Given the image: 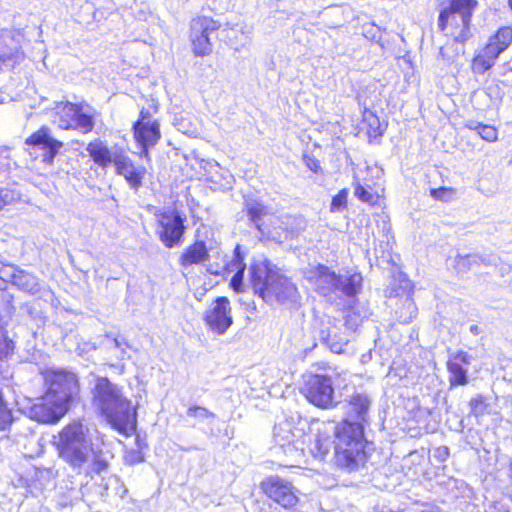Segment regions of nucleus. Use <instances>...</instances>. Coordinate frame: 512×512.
Returning a JSON list of instances; mask_svg holds the SVG:
<instances>
[{"mask_svg":"<svg viewBox=\"0 0 512 512\" xmlns=\"http://www.w3.org/2000/svg\"><path fill=\"white\" fill-rule=\"evenodd\" d=\"M371 405V398L363 392H355L348 397L345 413L350 423L362 424L366 420Z\"/></svg>","mask_w":512,"mask_h":512,"instance_id":"20","label":"nucleus"},{"mask_svg":"<svg viewBox=\"0 0 512 512\" xmlns=\"http://www.w3.org/2000/svg\"><path fill=\"white\" fill-rule=\"evenodd\" d=\"M483 261V258L477 254L457 255L454 259V268L458 274L463 275Z\"/></svg>","mask_w":512,"mask_h":512,"instance_id":"30","label":"nucleus"},{"mask_svg":"<svg viewBox=\"0 0 512 512\" xmlns=\"http://www.w3.org/2000/svg\"><path fill=\"white\" fill-rule=\"evenodd\" d=\"M210 250H212L211 246L207 247L204 241L196 240L182 251L179 264L184 268L204 264L210 260Z\"/></svg>","mask_w":512,"mask_h":512,"instance_id":"21","label":"nucleus"},{"mask_svg":"<svg viewBox=\"0 0 512 512\" xmlns=\"http://www.w3.org/2000/svg\"><path fill=\"white\" fill-rule=\"evenodd\" d=\"M134 138L140 146H155L161 138L158 122H135L133 125Z\"/></svg>","mask_w":512,"mask_h":512,"instance_id":"22","label":"nucleus"},{"mask_svg":"<svg viewBox=\"0 0 512 512\" xmlns=\"http://www.w3.org/2000/svg\"><path fill=\"white\" fill-rule=\"evenodd\" d=\"M304 275L323 296L336 292L349 297L354 296L359 292L362 283V276L358 273L350 276L337 275L321 264L310 266L305 270Z\"/></svg>","mask_w":512,"mask_h":512,"instance_id":"5","label":"nucleus"},{"mask_svg":"<svg viewBox=\"0 0 512 512\" xmlns=\"http://www.w3.org/2000/svg\"><path fill=\"white\" fill-rule=\"evenodd\" d=\"M347 197H348V191L346 189H342L338 192L337 195H335L332 199L331 205H330V211L331 212H340L347 206Z\"/></svg>","mask_w":512,"mask_h":512,"instance_id":"37","label":"nucleus"},{"mask_svg":"<svg viewBox=\"0 0 512 512\" xmlns=\"http://www.w3.org/2000/svg\"><path fill=\"white\" fill-rule=\"evenodd\" d=\"M456 190L451 187H440V188H432L430 190V195L436 199L443 202H450L455 198Z\"/></svg>","mask_w":512,"mask_h":512,"instance_id":"34","label":"nucleus"},{"mask_svg":"<svg viewBox=\"0 0 512 512\" xmlns=\"http://www.w3.org/2000/svg\"><path fill=\"white\" fill-rule=\"evenodd\" d=\"M355 195L363 202H372L373 201V195L362 185L358 184L355 187Z\"/></svg>","mask_w":512,"mask_h":512,"instance_id":"44","label":"nucleus"},{"mask_svg":"<svg viewBox=\"0 0 512 512\" xmlns=\"http://www.w3.org/2000/svg\"><path fill=\"white\" fill-rule=\"evenodd\" d=\"M273 437L276 445L295 463L301 461L306 450L309 452L314 440V436L306 434L303 428L295 427L288 420L275 425Z\"/></svg>","mask_w":512,"mask_h":512,"instance_id":"7","label":"nucleus"},{"mask_svg":"<svg viewBox=\"0 0 512 512\" xmlns=\"http://www.w3.org/2000/svg\"><path fill=\"white\" fill-rule=\"evenodd\" d=\"M14 167H16V162L11 159L10 150L8 148H0V174H4L3 176L6 177V173Z\"/></svg>","mask_w":512,"mask_h":512,"instance_id":"36","label":"nucleus"},{"mask_svg":"<svg viewBox=\"0 0 512 512\" xmlns=\"http://www.w3.org/2000/svg\"><path fill=\"white\" fill-rule=\"evenodd\" d=\"M55 446L59 456L74 469H82L90 457L87 474H101L109 468V453L92 443L90 430L82 422L74 421L66 425L55 437Z\"/></svg>","mask_w":512,"mask_h":512,"instance_id":"3","label":"nucleus"},{"mask_svg":"<svg viewBox=\"0 0 512 512\" xmlns=\"http://www.w3.org/2000/svg\"><path fill=\"white\" fill-rule=\"evenodd\" d=\"M204 321L208 328L219 335L224 334L232 325L230 301L226 297H218L206 310Z\"/></svg>","mask_w":512,"mask_h":512,"instance_id":"15","label":"nucleus"},{"mask_svg":"<svg viewBox=\"0 0 512 512\" xmlns=\"http://www.w3.org/2000/svg\"><path fill=\"white\" fill-rule=\"evenodd\" d=\"M111 345L109 346V348H117L119 349V353L117 354V357L120 358V359H124L125 358V355H126V350L124 348V346L128 347V343L122 339V340H119L117 338H113L111 339Z\"/></svg>","mask_w":512,"mask_h":512,"instance_id":"42","label":"nucleus"},{"mask_svg":"<svg viewBox=\"0 0 512 512\" xmlns=\"http://www.w3.org/2000/svg\"><path fill=\"white\" fill-rule=\"evenodd\" d=\"M302 229V227L300 228H297V229H294V228H291V229H286V232H285V236L284 238L285 239H288V238H293L295 237L296 235H298V233L300 232V230Z\"/></svg>","mask_w":512,"mask_h":512,"instance_id":"48","label":"nucleus"},{"mask_svg":"<svg viewBox=\"0 0 512 512\" xmlns=\"http://www.w3.org/2000/svg\"><path fill=\"white\" fill-rule=\"evenodd\" d=\"M301 393L318 408L329 409L335 405L332 379L327 375L306 374Z\"/></svg>","mask_w":512,"mask_h":512,"instance_id":"11","label":"nucleus"},{"mask_svg":"<svg viewBox=\"0 0 512 512\" xmlns=\"http://www.w3.org/2000/svg\"><path fill=\"white\" fill-rule=\"evenodd\" d=\"M509 6L512 9V0H509Z\"/></svg>","mask_w":512,"mask_h":512,"instance_id":"55","label":"nucleus"},{"mask_svg":"<svg viewBox=\"0 0 512 512\" xmlns=\"http://www.w3.org/2000/svg\"><path fill=\"white\" fill-rule=\"evenodd\" d=\"M221 28V24L208 16H197L190 23V40L196 56H206L212 52L210 36Z\"/></svg>","mask_w":512,"mask_h":512,"instance_id":"13","label":"nucleus"},{"mask_svg":"<svg viewBox=\"0 0 512 512\" xmlns=\"http://www.w3.org/2000/svg\"><path fill=\"white\" fill-rule=\"evenodd\" d=\"M335 332V327H333V329H331L330 327L326 329H321L320 339L329 346L332 352L341 353L343 352L344 349V342H336L334 338H332Z\"/></svg>","mask_w":512,"mask_h":512,"instance_id":"33","label":"nucleus"},{"mask_svg":"<svg viewBox=\"0 0 512 512\" xmlns=\"http://www.w3.org/2000/svg\"><path fill=\"white\" fill-rule=\"evenodd\" d=\"M262 297L267 301L275 297L280 303H292L297 301L298 290L295 284L287 277L279 273H272L265 294Z\"/></svg>","mask_w":512,"mask_h":512,"instance_id":"18","label":"nucleus"},{"mask_svg":"<svg viewBox=\"0 0 512 512\" xmlns=\"http://www.w3.org/2000/svg\"><path fill=\"white\" fill-rule=\"evenodd\" d=\"M469 406L471 409V413L476 417L482 416L485 413H487L488 405L486 403V398L482 395H477L473 397L469 402Z\"/></svg>","mask_w":512,"mask_h":512,"instance_id":"35","label":"nucleus"},{"mask_svg":"<svg viewBox=\"0 0 512 512\" xmlns=\"http://www.w3.org/2000/svg\"><path fill=\"white\" fill-rule=\"evenodd\" d=\"M187 416L192 418H198L200 420H205L208 418H214L215 414L208 409L201 406H192L187 410Z\"/></svg>","mask_w":512,"mask_h":512,"instance_id":"38","label":"nucleus"},{"mask_svg":"<svg viewBox=\"0 0 512 512\" xmlns=\"http://www.w3.org/2000/svg\"><path fill=\"white\" fill-rule=\"evenodd\" d=\"M470 364L469 356L465 352L457 353L453 359L448 361L447 367L450 373V384L454 385H466L467 379V366Z\"/></svg>","mask_w":512,"mask_h":512,"instance_id":"23","label":"nucleus"},{"mask_svg":"<svg viewBox=\"0 0 512 512\" xmlns=\"http://www.w3.org/2000/svg\"><path fill=\"white\" fill-rule=\"evenodd\" d=\"M14 269H17L16 267L12 265H6L0 268V278L8 281L11 280V274L14 273Z\"/></svg>","mask_w":512,"mask_h":512,"instance_id":"45","label":"nucleus"},{"mask_svg":"<svg viewBox=\"0 0 512 512\" xmlns=\"http://www.w3.org/2000/svg\"><path fill=\"white\" fill-rule=\"evenodd\" d=\"M150 147H151V146H141V148H142V151H141V153H140L141 157H144V158H146L147 160H149V159H150V158H149V148H150Z\"/></svg>","mask_w":512,"mask_h":512,"instance_id":"49","label":"nucleus"},{"mask_svg":"<svg viewBox=\"0 0 512 512\" xmlns=\"http://www.w3.org/2000/svg\"><path fill=\"white\" fill-rule=\"evenodd\" d=\"M470 332H471V333H473V334H475V335H477V334L479 333V328H478V326H477V325H472V326L470 327Z\"/></svg>","mask_w":512,"mask_h":512,"instance_id":"52","label":"nucleus"},{"mask_svg":"<svg viewBox=\"0 0 512 512\" xmlns=\"http://www.w3.org/2000/svg\"><path fill=\"white\" fill-rule=\"evenodd\" d=\"M54 400L49 401L47 393H45L41 399H38V402L26 408L25 414L40 423H56L67 413L68 409Z\"/></svg>","mask_w":512,"mask_h":512,"instance_id":"16","label":"nucleus"},{"mask_svg":"<svg viewBox=\"0 0 512 512\" xmlns=\"http://www.w3.org/2000/svg\"><path fill=\"white\" fill-rule=\"evenodd\" d=\"M332 338H334V340H335L336 342H344V346L348 343V340H346V339H344V338H342V337H338V336H337V334H336V332L333 334V337H332Z\"/></svg>","mask_w":512,"mask_h":512,"instance_id":"50","label":"nucleus"},{"mask_svg":"<svg viewBox=\"0 0 512 512\" xmlns=\"http://www.w3.org/2000/svg\"><path fill=\"white\" fill-rule=\"evenodd\" d=\"M373 123L379 124V120H378V118L374 117V118H373Z\"/></svg>","mask_w":512,"mask_h":512,"instance_id":"54","label":"nucleus"},{"mask_svg":"<svg viewBox=\"0 0 512 512\" xmlns=\"http://www.w3.org/2000/svg\"><path fill=\"white\" fill-rule=\"evenodd\" d=\"M499 56L495 54L486 45L481 51L473 58L471 68L475 74H484L495 64Z\"/></svg>","mask_w":512,"mask_h":512,"instance_id":"27","label":"nucleus"},{"mask_svg":"<svg viewBox=\"0 0 512 512\" xmlns=\"http://www.w3.org/2000/svg\"><path fill=\"white\" fill-rule=\"evenodd\" d=\"M154 215L157 221L156 234L162 244L168 249L181 246L186 230V217L176 210H156Z\"/></svg>","mask_w":512,"mask_h":512,"instance_id":"10","label":"nucleus"},{"mask_svg":"<svg viewBox=\"0 0 512 512\" xmlns=\"http://www.w3.org/2000/svg\"><path fill=\"white\" fill-rule=\"evenodd\" d=\"M287 220L288 221L285 224H288L292 220V218L291 217H287ZM293 222H295L297 225H300V224L303 223V220L300 219V218H293Z\"/></svg>","mask_w":512,"mask_h":512,"instance_id":"51","label":"nucleus"},{"mask_svg":"<svg viewBox=\"0 0 512 512\" xmlns=\"http://www.w3.org/2000/svg\"><path fill=\"white\" fill-rule=\"evenodd\" d=\"M243 276H244L243 267L240 266L239 270L234 274V276L232 277L231 282H230L231 287L237 292L241 291Z\"/></svg>","mask_w":512,"mask_h":512,"instance_id":"43","label":"nucleus"},{"mask_svg":"<svg viewBox=\"0 0 512 512\" xmlns=\"http://www.w3.org/2000/svg\"><path fill=\"white\" fill-rule=\"evenodd\" d=\"M261 487L270 499L284 508H291L298 502L295 487L279 476L268 477L261 483Z\"/></svg>","mask_w":512,"mask_h":512,"instance_id":"14","label":"nucleus"},{"mask_svg":"<svg viewBox=\"0 0 512 512\" xmlns=\"http://www.w3.org/2000/svg\"><path fill=\"white\" fill-rule=\"evenodd\" d=\"M512 43V27H500L497 32L492 35L486 46L490 48L498 56L504 52Z\"/></svg>","mask_w":512,"mask_h":512,"instance_id":"26","label":"nucleus"},{"mask_svg":"<svg viewBox=\"0 0 512 512\" xmlns=\"http://www.w3.org/2000/svg\"><path fill=\"white\" fill-rule=\"evenodd\" d=\"M20 193L10 189H0V210L3 206L11 204L19 199Z\"/></svg>","mask_w":512,"mask_h":512,"instance_id":"39","label":"nucleus"},{"mask_svg":"<svg viewBox=\"0 0 512 512\" xmlns=\"http://www.w3.org/2000/svg\"><path fill=\"white\" fill-rule=\"evenodd\" d=\"M53 110L56 116L54 122L61 129H76L88 133L94 127L92 117L82 112L81 107L77 104L68 101L57 102Z\"/></svg>","mask_w":512,"mask_h":512,"instance_id":"12","label":"nucleus"},{"mask_svg":"<svg viewBox=\"0 0 512 512\" xmlns=\"http://www.w3.org/2000/svg\"><path fill=\"white\" fill-rule=\"evenodd\" d=\"M92 404L119 430L132 427L136 421V412L131 402L108 378H97L92 390Z\"/></svg>","mask_w":512,"mask_h":512,"instance_id":"4","label":"nucleus"},{"mask_svg":"<svg viewBox=\"0 0 512 512\" xmlns=\"http://www.w3.org/2000/svg\"><path fill=\"white\" fill-rule=\"evenodd\" d=\"M334 445V457L338 466L355 470L365 461L363 426L359 423H342L332 426L324 425L314 435L309 454L323 460Z\"/></svg>","mask_w":512,"mask_h":512,"instance_id":"2","label":"nucleus"},{"mask_svg":"<svg viewBox=\"0 0 512 512\" xmlns=\"http://www.w3.org/2000/svg\"><path fill=\"white\" fill-rule=\"evenodd\" d=\"M449 48L447 46H443L440 48L439 55L442 57L443 60L447 62H451L453 60L452 56L448 54Z\"/></svg>","mask_w":512,"mask_h":512,"instance_id":"47","label":"nucleus"},{"mask_svg":"<svg viewBox=\"0 0 512 512\" xmlns=\"http://www.w3.org/2000/svg\"><path fill=\"white\" fill-rule=\"evenodd\" d=\"M390 301L393 302L391 305L394 306L397 320L400 323H410L416 317L417 307L410 295L406 294L404 297H394L391 298Z\"/></svg>","mask_w":512,"mask_h":512,"instance_id":"24","label":"nucleus"},{"mask_svg":"<svg viewBox=\"0 0 512 512\" xmlns=\"http://www.w3.org/2000/svg\"><path fill=\"white\" fill-rule=\"evenodd\" d=\"M125 462L129 465H135L143 462L144 457L138 450H130L125 454Z\"/></svg>","mask_w":512,"mask_h":512,"instance_id":"41","label":"nucleus"},{"mask_svg":"<svg viewBox=\"0 0 512 512\" xmlns=\"http://www.w3.org/2000/svg\"><path fill=\"white\" fill-rule=\"evenodd\" d=\"M11 281L20 289L31 294H35L40 290L37 278L23 270L14 269V273L11 274Z\"/></svg>","mask_w":512,"mask_h":512,"instance_id":"28","label":"nucleus"},{"mask_svg":"<svg viewBox=\"0 0 512 512\" xmlns=\"http://www.w3.org/2000/svg\"><path fill=\"white\" fill-rule=\"evenodd\" d=\"M47 399L65 405L69 409L70 403L79 394V382L75 373L67 370H50L46 373Z\"/></svg>","mask_w":512,"mask_h":512,"instance_id":"9","label":"nucleus"},{"mask_svg":"<svg viewBox=\"0 0 512 512\" xmlns=\"http://www.w3.org/2000/svg\"><path fill=\"white\" fill-rule=\"evenodd\" d=\"M273 437L276 445L295 463L301 461L306 450L309 452L314 440V436L306 434L303 428L295 427L288 420L275 425Z\"/></svg>","mask_w":512,"mask_h":512,"instance_id":"8","label":"nucleus"},{"mask_svg":"<svg viewBox=\"0 0 512 512\" xmlns=\"http://www.w3.org/2000/svg\"><path fill=\"white\" fill-rule=\"evenodd\" d=\"M114 165L117 174L123 176L130 188L137 191L142 186V180L146 174L144 166H136L125 154L114 155Z\"/></svg>","mask_w":512,"mask_h":512,"instance_id":"19","label":"nucleus"},{"mask_svg":"<svg viewBox=\"0 0 512 512\" xmlns=\"http://www.w3.org/2000/svg\"><path fill=\"white\" fill-rule=\"evenodd\" d=\"M86 150L93 161L102 168L108 167L111 163L114 164V155L119 154L118 152L112 153L107 145L99 139L90 142Z\"/></svg>","mask_w":512,"mask_h":512,"instance_id":"25","label":"nucleus"},{"mask_svg":"<svg viewBox=\"0 0 512 512\" xmlns=\"http://www.w3.org/2000/svg\"><path fill=\"white\" fill-rule=\"evenodd\" d=\"M6 58H10V56H8L6 54H0V61H5Z\"/></svg>","mask_w":512,"mask_h":512,"instance_id":"53","label":"nucleus"},{"mask_svg":"<svg viewBox=\"0 0 512 512\" xmlns=\"http://www.w3.org/2000/svg\"><path fill=\"white\" fill-rule=\"evenodd\" d=\"M476 0H451L439 15V28L457 42H465L471 37L470 22Z\"/></svg>","mask_w":512,"mask_h":512,"instance_id":"6","label":"nucleus"},{"mask_svg":"<svg viewBox=\"0 0 512 512\" xmlns=\"http://www.w3.org/2000/svg\"><path fill=\"white\" fill-rule=\"evenodd\" d=\"M136 122L151 123V122H158V121L155 119H152L149 111L142 109L140 112V117Z\"/></svg>","mask_w":512,"mask_h":512,"instance_id":"46","label":"nucleus"},{"mask_svg":"<svg viewBox=\"0 0 512 512\" xmlns=\"http://www.w3.org/2000/svg\"><path fill=\"white\" fill-rule=\"evenodd\" d=\"M334 445V457L338 466L355 470L365 461L363 426L359 423H342L332 426L324 425L314 435L309 454L323 460Z\"/></svg>","mask_w":512,"mask_h":512,"instance_id":"1","label":"nucleus"},{"mask_svg":"<svg viewBox=\"0 0 512 512\" xmlns=\"http://www.w3.org/2000/svg\"><path fill=\"white\" fill-rule=\"evenodd\" d=\"M272 273L263 265L255 264L250 266L251 282L255 291L259 292L261 296L265 294Z\"/></svg>","mask_w":512,"mask_h":512,"instance_id":"29","label":"nucleus"},{"mask_svg":"<svg viewBox=\"0 0 512 512\" xmlns=\"http://www.w3.org/2000/svg\"><path fill=\"white\" fill-rule=\"evenodd\" d=\"M246 209L251 222L260 230V221L269 213L268 208L256 200L249 199L246 201Z\"/></svg>","mask_w":512,"mask_h":512,"instance_id":"31","label":"nucleus"},{"mask_svg":"<svg viewBox=\"0 0 512 512\" xmlns=\"http://www.w3.org/2000/svg\"><path fill=\"white\" fill-rule=\"evenodd\" d=\"M26 144L40 149L42 151V161L50 165L63 146L61 141L51 135L50 129L46 126H42L39 130L31 134L26 139Z\"/></svg>","mask_w":512,"mask_h":512,"instance_id":"17","label":"nucleus"},{"mask_svg":"<svg viewBox=\"0 0 512 512\" xmlns=\"http://www.w3.org/2000/svg\"><path fill=\"white\" fill-rule=\"evenodd\" d=\"M466 127L475 130L482 139L488 142L497 140V130L493 126L469 121Z\"/></svg>","mask_w":512,"mask_h":512,"instance_id":"32","label":"nucleus"},{"mask_svg":"<svg viewBox=\"0 0 512 512\" xmlns=\"http://www.w3.org/2000/svg\"><path fill=\"white\" fill-rule=\"evenodd\" d=\"M240 266L243 267V271H245L246 265L243 262V256L240 254V246L237 245L235 248L234 259L228 264L229 271H238Z\"/></svg>","mask_w":512,"mask_h":512,"instance_id":"40","label":"nucleus"}]
</instances>
